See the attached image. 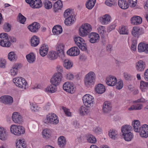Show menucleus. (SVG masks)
Listing matches in <instances>:
<instances>
[{
  "label": "nucleus",
  "instance_id": "obj_46",
  "mask_svg": "<svg viewBox=\"0 0 148 148\" xmlns=\"http://www.w3.org/2000/svg\"><path fill=\"white\" fill-rule=\"evenodd\" d=\"M8 59L11 61H16L17 58L16 54L13 51L10 52L8 53Z\"/></svg>",
  "mask_w": 148,
  "mask_h": 148
},
{
  "label": "nucleus",
  "instance_id": "obj_59",
  "mask_svg": "<svg viewBox=\"0 0 148 148\" xmlns=\"http://www.w3.org/2000/svg\"><path fill=\"white\" fill-rule=\"evenodd\" d=\"M137 0H128V2L132 7H135L137 3Z\"/></svg>",
  "mask_w": 148,
  "mask_h": 148
},
{
  "label": "nucleus",
  "instance_id": "obj_20",
  "mask_svg": "<svg viewBox=\"0 0 148 148\" xmlns=\"http://www.w3.org/2000/svg\"><path fill=\"white\" fill-rule=\"evenodd\" d=\"M145 67V62L142 60H139L136 64V70L139 71L144 70Z\"/></svg>",
  "mask_w": 148,
  "mask_h": 148
},
{
  "label": "nucleus",
  "instance_id": "obj_45",
  "mask_svg": "<svg viewBox=\"0 0 148 148\" xmlns=\"http://www.w3.org/2000/svg\"><path fill=\"white\" fill-rule=\"evenodd\" d=\"M74 17H69L66 18L64 21V23L66 25H70L74 22Z\"/></svg>",
  "mask_w": 148,
  "mask_h": 148
},
{
  "label": "nucleus",
  "instance_id": "obj_47",
  "mask_svg": "<svg viewBox=\"0 0 148 148\" xmlns=\"http://www.w3.org/2000/svg\"><path fill=\"white\" fill-rule=\"evenodd\" d=\"M119 32L121 34H128L129 33L128 29L125 26H122L120 27Z\"/></svg>",
  "mask_w": 148,
  "mask_h": 148
},
{
  "label": "nucleus",
  "instance_id": "obj_6",
  "mask_svg": "<svg viewBox=\"0 0 148 148\" xmlns=\"http://www.w3.org/2000/svg\"><path fill=\"white\" fill-rule=\"evenodd\" d=\"M63 77L62 73H55L50 80L52 84L55 86L59 85L61 82Z\"/></svg>",
  "mask_w": 148,
  "mask_h": 148
},
{
  "label": "nucleus",
  "instance_id": "obj_8",
  "mask_svg": "<svg viewBox=\"0 0 148 148\" xmlns=\"http://www.w3.org/2000/svg\"><path fill=\"white\" fill-rule=\"evenodd\" d=\"M83 101L84 105L87 107H90L93 106L94 102V98L89 94L83 96Z\"/></svg>",
  "mask_w": 148,
  "mask_h": 148
},
{
  "label": "nucleus",
  "instance_id": "obj_38",
  "mask_svg": "<svg viewBox=\"0 0 148 148\" xmlns=\"http://www.w3.org/2000/svg\"><path fill=\"white\" fill-rule=\"evenodd\" d=\"M118 5L120 7L123 9H126L129 7V5L124 0H119Z\"/></svg>",
  "mask_w": 148,
  "mask_h": 148
},
{
  "label": "nucleus",
  "instance_id": "obj_43",
  "mask_svg": "<svg viewBox=\"0 0 148 148\" xmlns=\"http://www.w3.org/2000/svg\"><path fill=\"white\" fill-rule=\"evenodd\" d=\"M96 0H88L86 3V7L89 10L91 9L94 6Z\"/></svg>",
  "mask_w": 148,
  "mask_h": 148
},
{
  "label": "nucleus",
  "instance_id": "obj_13",
  "mask_svg": "<svg viewBox=\"0 0 148 148\" xmlns=\"http://www.w3.org/2000/svg\"><path fill=\"white\" fill-rule=\"evenodd\" d=\"M88 37L90 38V42L92 43L98 42L100 38L99 35L97 33L94 32L90 33L88 35Z\"/></svg>",
  "mask_w": 148,
  "mask_h": 148
},
{
  "label": "nucleus",
  "instance_id": "obj_56",
  "mask_svg": "<svg viewBox=\"0 0 148 148\" xmlns=\"http://www.w3.org/2000/svg\"><path fill=\"white\" fill-rule=\"evenodd\" d=\"M116 88L118 90L121 89L123 87V83L122 80H120L116 83Z\"/></svg>",
  "mask_w": 148,
  "mask_h": 148
},
{
  "label": "nucleus",
  "instance_id": "obj_11",
  "mask_svg": "<svg viewBox=\"0 0 148 148\" xmlns=\"http://www.w3.org/2000/svg\"><path fill=\"white\" fill-rule=\"evenodd\" d=\"M63 89L66 92L73 93L74 92V87L73 84L69 82H66L63 85Z\"/></svg>",
  "mask_w": 148,
  "mask_h": 148
},
{
  "label": "nucleus",
  "instance_id": "obj_2",
  "mask_svg": "<svg viewBox=\"0 0 148 148\" xmlns=\"http://www.w3.org/2000/svg\"><path fill=\"white\" fill-rule=\"evenodd\" d=\"M92 30L90 25L88 23L82 24L79 28V34L82 37L86 36Z\"/></svg>",
  "mask_w": 148,
  "mask_h": 148
},
{
  "label": "nucleus",
  "instance_id": "obj_26",
  "mask_svg": "<svg viewBox=\"0 0 148 148\" xmlns=\"http://www.w3.org/2000/svg\"><path fill=\"white\" fill-rule=\"evenodd\" d=\"M64 45L62 44H58L56 47V50L59 53V54L61 57H64Z\"/></svg>",
  "mask_w": 148,
  "mask_h": 148
},
{
  "label": "nucleus",
  "instance_id": "obj_35",
  "mask_svg": "<svg viewBox=\"0 0 148 148\" xmlns=\"http://www.w3.org/2000/svg\"><path fill=\"white\" fill-rule=\"evenodd\" d=\"M108 135L111 138L114 140H115L117 138L118 135L117 131L114 130H110Z\"/></svg>",
  "mask_w": 148,
  "mask_h": 148
},
{
  "label": "nucleus",
  "instance_id": "obj_22",
  "mask_svg": "<svg viewBox=\"0 0 148 148\" xmlns=\"http://www.w3.org/2000/svg\"><path fill=\"white\" fill-rule=\"evenodd\" d=\"M95 91L98 93L101 94L106 90L105 87L101 84H99L95 87Z\"/></svg>",
  "mask_w": 148,
  "mask_h": 148
},
{
  "label": "nucleus",
  "instance_id": "obj_1",
  "mask_svg": "<svg viewBox=\"0 0 148 148\" xmlns=\"http://www.w3.org/2000/svg\"><path fill=\"white\" fill-rule=\"evenodd\" d=\"M96 75L95 73L90 71L87 74L84 78V81L85 85L87 87L93 85L95 82Z\"/></svg>",
  "mask_w": 148,
  "mask_h": 148
},
{
  "label": "nucleus",
  "instance_id": "obj_29",
  "mask_svg": "<svg viewBox=\"0 0 148 148\" xmlns=\"http://www.w3.org/2000/svg\"><path fill=\"white\" fill-rule=\"evenodd\" d=\"M86 106H82L79 108V112L82 116L87 114L89 112V110L87 108Z\"/></svg>",
  "mask_w": 148,
  "mask_h": 148
},
{
  "label": "nucleus",
  "instance_id": "obj_52",
  "mask_svg": "<svg viewBox=\"0 0 148 148\" xmlns=\"http://www.w3.org/2000/svg\"><path fill=\"white\" fill-rule=\"evenodd\" d=\"M64 16L65 18L74 17L72 15V10L69 9L66 10L65 11L64 14Z\"/></svg>",
  "mask_w": 148,
  "mask_h": 148
},
{
  "label": "nucleus",
  "instance_id": "obj_37",
  "mask_svg": "<svg viewBox=\"0 0 148 148\" xmlns=\"http://www.w3.org/2000/svg\"><path fill=\"white\" fill-rule=\"evenodd\" d=\"M63 7V4L61 1L58 0L55 3L53 8L54 9V11L56 12L58 10L60 9Z\"/></svg>",
  "mask_w": 148,
  "mask_h": 148
},
{
  "label": "nucleus",
  "instance_id": "obj_14",
  "mask_svg": "<svg viewBox=\"0 0 148 148\" xmlns=\"http://www.w3.org/2000/svg\"><path fill=\"white\" fill-rule=\"evenodd\" d=\"M141 136L146 138L148 137V125L145 124L143 125L140 129L139 132Z\"/></svg>",
  "mask_w": 148,
  "mask_h": 148
},
{
  "label": "nucleus",
  "instance_id": "obj_42",
  "mask_svg": "<svg viewBox=\"0 0 148 148\" xmlns=\"http://www.w3.org/2000/svg\"><path fill=\"white\" fill-rule=\"evenodd\" d=\"M17 148H26V145L24 143V140L19 139L16 143Z\"/></svg>",
  "mask_w": 148,
  "mask_h": 148
},
{
  "label": "nucleus",
  "instance_id": "obj_44",
  "mask_svg": "<svg viewBox=\"0 0 148 148\" xmlns=\"http://www.w3.org/2000/svg\"><path fill=\"white\" fill-rule=\"evenodd\" d=\"M122 135L124 136L125 140L127 141H131L133 138V134L131 132L122 134Z\"/></svg>",
  "mask_w": 148,
  "mask_h": 148
},
{
  "label": "nucleus",
  "instance_id": "obj_17",
  "mask_svg": "<svg viewBox=\"0 0 148 148\" xmlns=\"http://www.w3.org/2000/svg\"><path fill=\"white\" fill-rule=\"evenodd\" d=\"M111 104L108 101H105L103 105V112L105 114L108 113L111 111Z\"/></svg>",
  "mask_w": 148,
  "mask_h": 148
},
{
  "label": "nucleus",
  "instance_id": "obj_7",
  "mask_svg": "<svg viewBox=\"0 0 148 148\" xmlns=\"http://www.w3.org/2000/svg\"><path fill=\"white\" fill-rule=\"evenodd\" d=\"M13 82L16 86L25 89L28 86L27 84L25 79L22 77H18L14 78Z\"/></svg>",
  "mask_w": 148,
  "mask_h": 148
},
{
  "label": "nucleus",
  "instance_id": "obj_24",
  "mask_svg": "<svg viewBox=\"0 0 148 148\" xmlns=\"http://www.w3.org/2000/svg\"><path fill=\"white\" fill-rule=\"evenodd\" d=\"M141 31L139 27H133L131 33L133 36L138 38L139 35L142 34Z\"/></svg>",
  "mask_w": 148,
  "mask_h": 148
},
{
  "label": "nucleus",
  "instance_id": "obj_62",
  "mask_svg": "<svg viewBox=\"0 0 148 148\" xmlns=\"http://www.w3.org/2000/svg\"><path fill=\"white\" fill-rule=\"evenodd\" d=\"M6 63V60L4 59H1L0 60V67L4 68Z\"/></svg>",
  "mask_w": 148,
  "mask_h": 148
},
{
  "label": "nucleus",
  "instance_id": "obj_40",
  "mask_svg": "<svg viewBox=\"0 0 148 148\" xmlns=\"http://www.w3.org/2000/svg\"><path fill=\"white\" fill-rule=\"evenodd\" d=\"M111 19L110 16L107 14L105 15L102 17L101 22L103 24H107L110 21Z\"/></svg>",
  "mask_w": 148,
  "mask_h": 148
},
{
  "label": "nucleus",
  "instance_id": "obj_41",
  "mask_svg": "<svg viewBox=\"0 0 148 148\" xmlns=\"http://www.w3.org/2000/svg\"><path fill=\"white\" fill-rule=\"evenodd\" d=\"M73 65V62L70 60L66 59L64 60L63 66L66 69H70Z\"/></svg>",
  "mask_w": 148,
  "mask_h": 148
},
{
  "label": "nucleus",
  "instance_id": "obj_9",
  "mask_svg": "<svg viewBox=\"0 0 148 148\" xmlns=\"http://www.w3.org/2000/svg\"><path fill=\"white\" fill-rule=\"evenodd\" d=\"M74 41L79 49L82 51H86L87 49L86 45L84 39L78 36L74 38Z\"/></svg>",
  "mask_w": 148,
  "mask_h": 148
},
{
  "label": "nucleus",
  "instance_id": "obj_49",
  "mask_svg": "<svg viewBox=\"0 0 148 148\" xmlns=\"http://www.w3.org/2000/svg\"><path fill=\"white\" fill-rule=\"evenodd\" d=\"M56 86L53 85H51L46 88L45 91L47 92L53 93L56 91Z\"/></svg>",
  "mask_w": 148,
  "mask_h": 148
},
{
  "label": "nucleus",
  "instance_id": "obj_34",
  "mask_svg": "<svg viewBox=\"0 0 148 148\" xmlns=\"http://www.w3.org/2000/svg\"><path fill=\"white\" fill-rule=\"evenodd\" d=\"M133 125L134 131L136 132H138L140 129L141 128L140 121L138 120H134Z\"/></svg>",
  "mask_w": 148,
  "mask_h": 148
},
{
  "label": "nucleus",
  "instance_id": "obj_12",
  "mask_svg": "<svg viewBox=\"0 0 148 148\" xmlns=\"http://www.w3.org/2000/svg\"><path fill=\"white\" fill-rule=\"evenodd\" d=\"M0 101L5 104L11 105L13 103V100L11 96L7 95L1 97Z\"/></svg>",
  "mask_w": 148,
  "mask_h": 148
},
{
  "label": "nucleus",
  "instance_id": "obj_30",
  "mask_svg": "<svg viewBox=\"0 0 148 148\" xmlns=\"http://www.w3.org/2000/svg\"><path fill=\"white\" fill-rule=\"evenodd\" d=\"M31 45L32 46L36 47L38 45L39 42V38L36 36H32L30 40Z\"/></svg>",
  "mask_w": 148,
  "mask_h": 148
},
{
  "label": "nucleus",
  "instance_id": "obj_21",
  "mask_svg": "<svg viewBox=\"0 0 148 148\" xmlns=\"http://www.w3.org/2000/svg\"><path fill=\"white\" fill-rule=\"evenodd\" d=\"M66 142L65 137L63 136H61L58 138V143L60 147L63 148L65 146Z\"/></svg>",
  "mask_w": 148,
  "mask_h": 148
},
{
  "label": "nucleus",
  "instance_id": "obj_63",
  "mask_svg": "<svg viewBox=\"0 0 148 148\" xmlns=\"http://www.w3.org/2000/svg\"><path fill=\"white\" fill-rule=\"evenodd\" d=\"M123 75L124 78L126 80H130L131 77V75L125 72L123 73Z\"/></svg>",
  "mask_w": 148,
  "mask_h": 148
},
{
  "label": "nucleus",
  "instance_id": "obj_31",
  "mask_svg": "<svg viewBox=\"0 0 148 148\" xmlns=\"http://www.w3.org/2000/svg\"><path fill=\"white\" fill-rule=\"evenodd\" d=\"M132 130V127L130 125H125L123 126L121 129L122 134H124L129 132H130V131Z\"/></svg>",
  "mask_w": 148,
  "mask_h": 148
},
{
  "label": "nucleus",
  "instance_id": "obj_15",
  "mask_svg": "<svg viewBox=\"0 0 148 148\" xmlns=\"http://www.w3.org/2000/svg\"><path fill=\"white\" fill-rule=\"evenodd\" d=\"M66 53L67 54L70 56H75L79 54V50L77 47H74L67 51Z\"/></svg>",
  "mask_w": 148,
  "mask_h": 148
},
{
  "label": "nucleus",
  "instance_id": "obj_28",
  "mask_svg": "<svg viewBox=\"0 0 148 148\" xmlns=\"http://www.w3.org/2000/svg\"><path fill=\"white\" fill-rule=\"evenodd\" d=\"M132 23L134 25H138L142 22V18L139 16H135L131 18Z\"/></svg>",
  "mask_w": 148,
  "mask_h": 148
},
{
  "label": "nucleus",
  "instance_id": "obj_33",
  "mask_svg": "<svg viewBox=\"0 0 148 148\" xmlns=\"http://www.w3.org/2000/svg\"><path fill=\"white\" fill-rule=\"evenodd\" d=\"M62 31V27L58 25L54 26L52 29V32L54 34L58 35L61 34Z\"/></svg>",
  "mask_w": 148,
  "mask_h": 148
},
{
  "label": "nucleus",
  "instance_id": "obj_51",
  "mask_svg": "<svg viewBox=\"0 0 148 148\" xmlns=\"http://www.w3.org/2000/svg\"><path fill=\"white\" fill-rule=\"evenodd\" d=\"M146 44L144 43H140L138 46V49L139 52H141L145 51Z\"/></svg>",
  "mask_w": 148,
  "mask_h": 148
},
{
  "label": "nucleus",
  "instance_id": "obj_27",
  "mask_svg": "<svg viewBox=\"0 0 148 148\" xmlns=\"http://www.w3.org/2000/svg\"><path fill=\"white\" fill-rule=\"evenodd\" d=\"M30 6L34 8H38L41 7L42 3L40 0H34L32 3H30Z\"/></svg>",
  "mask_w": 148,
  "mask_h": 148
},
{
  "label": "nucleus",
  "instance_id": "obj_16",
  "mask_svg": "<svg viewBox=\"0 0 148 148\" xmlns=\"http://www.w3.org/2000/svg\"><path fill=\"white\" fill-rule=\"evenodd\" d=\"M40 27V25L39 23L34 22L29 25L28 28L31 32H38Z\"/></svg>",
  "mask_w": 148,
  "mask_h": 148
},
{
  "label": "nucleus",
  "instance_id": "obj_25",
  "mask_svg": "<svg viewBox=\"0 0 148 148\" xmlns=\"http://www.w3.org/2000/svg\"><path fill=\"white\" fill-rule=\"evenodd\" d=\"M58 56H60L58 52L56 53L54 51H50L48 54L47 57L50 60H53L57 59Z\"/></svg>",
  "mask_w": 148,
  "mask_h": 148
},
{
  "label": "nucleus",
  "instance_id": "obj_53",
  "mask_svg": "<svg viewBox=\"0 0 148 148\" xmlns=\"http://www.w3.org/2000/svg\"><path fill=\"white\" fill-rule=\"evenodd\" d=\"M105 3L108 6L112 7L116 4L117 2L116 0H106Z\"/></svg>",
  "mask_w": 148,
  "mask_h": 148
},
{
  "label": "nucleus",
  "instance_id": "obj_23",
  "mask_svg": "<svg viewBox=\"0 0 148 148\" xmlns=\"http://www.w3.org/2000/svg\"><path fill=\"white\" fill-rule=\"evenodd\" d=\"M48 50V46L43 45L40 49V54L42 56H45L47 54Z\"/></svg>",
  "mask_w": 148,
  "mask_h": 148
},
{
  "label": "nucleus",
  "instance_id": "obj_5",
  "mask_svg": "<svg viewBox=\"0 0 148 148\" xmlns=\"http://www.w3.org/2000/svg\"><path fill=\"white\" fill-rule=\"evenodd\" d=\"M45 123L57 124L59 122L58 117L54 114H49L47 116L46 119L44 120Z\"/></svg>",
  "mask_w": 148,
  "mask_h": 148
},
{
  "label": "nucleus",
  "instance_id": "obj_36",
  "mask_svg": "<svg viewBox=\"0 0 148 148\" xmlns=\"http://www.w3.org/2000/svg\"><path fill=\"white\" fill-rule=\"evenodd\" d=\"M142 107L143 105L141 103L134 104L128 108V110L130 111L140 110L142 108Z\"/></svg>",
  "mask_w": 148,
  "mask_h": 148
},
{
  "label": "nucleus",
  "instance_id": "obj_4",
  "mask_svg": "<svg viewBox=\"0 0 148 148\" xmlns=\"http://www.w3.org/2000/svg\"><path fill=\"white\" fill-rule=\"evenodd\" d=\"M11 43L9 42L8 34L6 33L0 34V45L3 47H9Z\"/></svg>",
  "mask_w": 148,
  "mask_h": 148
},
{
  "label": "nucleus",
  "instance_id": "obj_54",
  "mask_svg": "<svg viewBox=\"0 0 148 148\" xmlns=\"http://www.w3.org/2000/svg\"><path fill=\"white\" fill-rule=\"evenodd\" d=\"M45 8L47 9H49L51 8L52 4L50 1L48 0H46L44 2Z\"/></svg>",
  "mask_w": 148,
  "mask_h": 148
},
{
  "label": "nucleus",
  "instance_id": "obj_50",
  "mask_svg": "<svg viewBox=\"0 0 148 148\" xmlns=\"http://www.w3.org/2000/svg\"><path fill=\"white\" fill-rule=\"evenodd\" d=\"M147 88H148V82L141 81L140 82V89L143 91H144Z\"/></svg>",
  "mask_w": 148,
  "mask_h": 148
},
{
  "label": "nucleus",
  "instance_id": "obj_58",
  "mask_svg": "<svg viewBox=\"0 0 148 148\" xmlns=\"http://www.w3.org/2000/svg\"><path fill=\"white\" fill-rule=\"evenodd\" d=\"M137 42L136 40H133L131 46L132 50L135 51L136 50Z\"/></svg>",
  "mask_w": 148,
  "mask_h": 148
},
{
  "label": "nucleus",
  "instance_id": "obj_61",
  "mask_svg": "<svg viewBox=\"0 0 148 148\" xmlns=\"http://www.w3.org/2000/svg\"><path fill=\"white\" fill-rule=\"evenodd\" d=\"M17 72L16 70L12 67V69L10 70V73L12 75L14 76L16 75Z\"/></svg>",
  "mask_w": 148,
  "mask_h": 148
},
{
  "label": "nucleus",
  "instance_id": "obj_19",
  "mask_svg": "<svg viewBox=\"0 0 148 148\" xmlns=\"http://www.w3.org/2000/svg\"><path fill=\"white\" fill-rule=\"evenodd\" d=\"M8 135L6 130L2 127H0V139L2 140H6Z\"/></svg>",
  "mask_w": 148,
  "mask_h": 148
},
{
  "label": "nucleus",
  "instance_id": "obj_32",
  "mask_svg": "<svg viewBox=\"0 0 148 148\" xmlns=\"http://www.w3.org/2000/svg\"><path fill=\"white\" fill-rule=\"evenodd\" d=\"M86 140L88 142L95 144L97 142V140L93 135L91 134H88L86 136Z\"/></svg>",
  "mask_w": 148,
  "mask_h": 148
},
{
  "label": "nucleus",
  "instance_id": "obj_18",
  "mask_svg": "<svg viewBox=\"0 0 148 148\" xmlns=\"http://www.w3.org/2000/svg\"><path fill=\"white\" fill-rule=\"evenodd\" d=\"M106 83L109 86H114L117 82L116 78L113 76H109L106 78Z\"/></svg>",
  "mask_w": 148,
  "mask_h": 148
},
{
  "label": "nucleus",
  "instance_id": "obj_55",
  "mask_svg": "<svg viewBox=\"0 0 148 148\" xmlns=\"http://www.w3.org/2000/svg\"><path fill=\"white\" fill-rule=\"evenodd\" d=\"M18 21L22 24H24L26 20V18L20 13L18 15Z\"/></svg>",
  "mask_w": 148,
  "mask_h": 148
},
{
  "label": "nucleus",
  "instance_id": "obj_60",
  "mask_svg": "<svg viewBox=\"0 0 148 148\" xmlns=\"http://www.w3.org/2000/svg\"><path fill=\"white\" fill-rule=\"evenodd\" d=\"M102 129L99 127H96L93 130L94 132L97 134H99L102 132Z\"/></svg>",
  "mask_w": 148,
  "mask_h": 148
},
{
  "label": "nucleus",
  "instance_id": "obj_39",
  "mask_svg": "<svg viewBox=\"0 0 148 148\" xmlns=\"http://www.w3.org/2000/svg\"><path fill=\"white\" fill-rule=\"evenodd\" d=\"M26 58L27 61L30 63L34 62L35 60V56L33 53H30L27 55Z\"/></svg>",
  "mask_w": 148,
  "mask_h": 148
},
{
  "label": "nucleus",
  "instance_id": "obj_57",
  "mask_svg": "<svg viewBox=\"0 0 148 148\" xmlns=\"http://www.w3.org/2000/svg\"><path fill=\"white\" fill-rule=\"evenodd\" d=\"M3 29L6 32H8L11 29V26L8 23H6L4 24Z\"/></svg>",
  "mask_w": 148,
  "mask_h": 148
},
{
  "label": "nucleus",
  "instance_id": "obj_10",
  "mask_svg": "<svg viewBox=\"0 0 148 148\" xmlns=\"http://www.w3.org/2000/svg\"><path fill=\"white\" fill-rule=\"evenodd\" d=\"M12 119L13 122L16 123L20 124L22 122V117L18 112H14L13 113Z\"/></svg>",
  "mask_w": 148,
  "mask_h": 148
},
{
  "label": "nucleus",
  "instance_id": "obj_64",
  "mask_svg": "<svg viewBox=\"0 0 148 148\" xmlns=\"http://www.w3.org/2000/svg\"><path fill=\"white\" fill-rule=\"evenodd\" d=\"M62 109L66 115L68 116H70L71 115V113L66 108L63 107H62Z\"/></svg>",
  "mask_w": 148,
  "mask_h": 148
},
{
  "label": "nucleus",
  "instance_id": "obj_3",
  "mask_svg": "<svg viewBox=\"0 0 148 148\" xmlns=\"http://www.w3.org/2000/svg\"><path fill=\"white\" fill-rule=\"evenodd\" d=\"M10 131L13 134L17 136H20L24 134V128L20 125H12L10 127Z\"/></svg>",
  "mask_w": 148,
  "mask_h": 148
},
{
  "label": "nucleus",
  "instance_id": "obj_48",
  "mask_svg": "<svg viewBox=\"0 0 148 148\" xmlns=\"http://www.w3.org/2000/svg\"><path fill=\"white\" fill-rule=\"evenodd\" d=\"M42 134L43 138L48 139L51 136L50 132L49 130L46 129H44L42 132Z\"/></svg>",
  "mask_w": 148,
  "mask_h": 148
}]
</instances>
